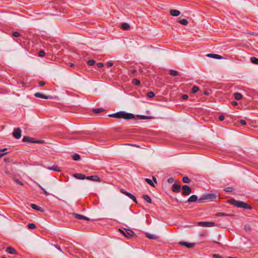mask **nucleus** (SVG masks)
<instances>
[{"instance_id":"nucleus-1","label":"nucleus","mask_w":258,"mask_h":258,"mask_svg":"<svg viewBox=\"0 0 258 258\" xmlns=\"http://www.w3.org/2000/svg\"><path fill=\"white\" fill-rule=\"evenodd\" d=\"M110 117L117 118H123L125 119H131L135 118L134 114L130 113H127L124 111H119L115 113L109 114Z\"/></svg>"},{"instance_id":"nucleus-2","label":"nucleus","mask_w":258,"mask_h":258,"mask_svg":"<svg viewBox=\"0 0 258 258\" xmlns=\"http://www.w3.org/2000/svg\"><path fill=\"white\" fill-rule=\"evenodd\" d=\"M228 203L237 208H241L249 210L252 209L251 206L248 205L247 203L242 201H236L234 199H231L229 200Z\"/></svg>"},{"instance_id":"nucleus-3","label":"nucleus","mask_w":258,"mask_h":258,"mask_svg":"<svg viewBox=\"0 0 258 258\" xmlns=\"http://www.w3.org/2000/svg\"><path fill=\"white\" fill-rule=\"evenodd\" d=\"M217 198V196L214 194H206L203 195L200 199V201L203 200H213Z\"/></svg>"},{"instance_id":"nucleus-4","label":"nucleus","mask_w":258,"mask_h":258,"mask_svg":"<svg viewBox=\"0 0 258 258\" xmlns=\"http://www.w3.org/2000/svg\"><path fill=\"white\" fill-rule=\"evenodd\" d=\"M120 232L126 237H132L135 235L134 232L131 230L124 229V230L119 229Z\"/></svg>"},{"instance_id":"nucleus-5","label":"nucleus","mask_w":258,"mask_h":258,"mask_svg":"<svg viewBox=\"0 0 258 258\" xmlns=\"http://www.w3.org/2000/svg\"><path fill=\"white\" fill-rule=\"evenodd\" d=\"M181 188L182 189V194L183 196H188L191 192V188L187 185H183Z\"/></svg>"},{"instance_id":"nucleus-6","label":"nucleus","mask_w":258,"mask_h":258,"mask_svg":"<svg viewBox=\"0 0 258 258\" xmlns=\"http://www.w3.org/2000/svg\"><path fill=\"white\" fill-rule=\"evenodd\" d=\"M21 133H22V131L20 128H15V130L13 133V135L16 139H19L21 137Z\"/></svg>"},{"instance_id":"nucleus-7","label":"nucleus","mask_w":258,"mask_h":258,"mask_svg":"<svg viewBox=\"0 0 258 258\" xmlns=\"http://www.w3.org/2000/svg\"><path fill=\"white\" fill-rule=\"evenodd\" d=\"M34 96L36 97L40 98H42V99H52L53 98L52 96H51L45 95H44L41 93H39V92L35 93L34 94Z\"/></svg>"},{"instance_id":"nucleus-8","label":"nucleus","mask_w":258,"mask_h":258,"mask_svg":"<svg viewBox=\"0 0 258 258\" xmlns=\"http://www.w3.org/2000/svg\"><path fill=\"white\" fill-rule=\"evenodd\" d=\"M199 225L202 227H212L215 225V223L209 222H200Z\"/></svg>"},{"instance_id":"nucleus-9","label":"nucleus","mask_w":258,"mask_h":258,"mask_svg":"<svg viewBox=\"0 0 258 258\" xmlns=\"http://www.w3.org/2000/svg\"><path fill=\"white\" fill-rule=\"evenodd\" d=\"M181 245L184 246L187 248H190L195 246V244L194 243H188L186 242L181 241L179 242Z\"/></svg>"},{"instance_id":"nucleus-10","label":"nucleus","mask_w":258,"mask_h":258,"mask_svg":"<svg viewBox=\"0 0 258 258\" xmlns=\"http://www.w3.org/2000/svg\"><path fill=\"white\" fill-rule=\"evenodd\" d=\"M181 187L180 185L174 183L172 185V191L174 192L178 193L181 191Z\"/></svg>"},{"instance_id":"nucleus-11","label":"nucleus","mask_w":258,"mask_h":258,"mask_svg":"<svg viewBox=\"0 0 258 258\" xmlns=\"http://www.w3.org/2000/svg\"><path fill=\"white\" fill-rule=\"evenodd\" d=\"M73 215L75 216V217L76 219H78L79 220L84 219L87 221H89V220H90L89 218L85 217L83 215L77 214V213H73Z\"/></svg>"},{"instance_id":"nucleus-12","label":"nucleus","mask_w":258,"mask_h":258,"mask_svg":"<svg viewBox=\"0 0 258 258\" xmlns=\"http://www.w3.org/2000/svg\"><path fill=\"white\" fill-rule=\"evenodd\" d=\"M86 179L94 181H100V178L97 175L86 176Z\"/></svg>"},{"instance_id":"nucleus-13","label":"nucleus","mask_w":258,"mask_h":258,"mask_svg":"<svg viewBox=\"0 0 258 258\" xmlns=\"http://www.w3.org/2000/svg\"><path fill=\"white\" fill-rule=\"evenodd\" d=\"M22 141L24 142L34 143L35 140L33 138H30L29 137L24 136L23 138Z\"/></svg>"},{"instance_id":"nucleus-14","label":"nucleus","mask_w":258,"mask_h":258,"mask_svg":"<svg viewBox=\"0 0 258 258\" xmlns=\"http://www.w3.org/2000/svg\"><path fill=\"white\" fill-rule=\"evenodd\" d=\"M170 14L174 17H176L180 14V12L177 10L171 9L170 10Z\"/></svg>"},{"instance_id":"nucleus-15","label":"nucleus","mask_w":258,"mask_h":258,"mask_svg":"<svg viewBox=\"0 0 258 258\" xmlns=\"http://www.w3.org/2000/svg\"><path fill=\"white\" fill-rule=\"evenodd\" d=\"M74 176L79 179H85L86 178V176L82 173H75Z\"/></svg>"},{"instance_id":"nucleus-16","label":"nucleus","mask_w":258,"mask_h":258,"mask_svg":"<svg viewBox=\"0 0 258 258\" xmlns=\"http://www.w3.org/2000/svg\"><path fill=\"white\" fill-rule=\"evenodd\" d=\"M8 253H11V254H16L17 251L16 250L13 248L12 247L9 246L8 247L6 250Z\"/></svg>"},{"instance_id":"nucleus-17","label":"nucleus","mask_w":258,"mask_h":258,"mask_svg":"<svg viewBox=\"0 0 258 258\" xmlns=\"http://www.w3.org/2000/svg\"><path fill=\"white\" fill-rule=\"evenodd\" d=\"M207 56L209 57H212L216 59H221L222 57V56H221L220 55L212 53H209L207 54Z\"/></svg>"},{"instance_id":"nucleus-18","label":"nucleus","mask_w":258,"mask_h":258,"mask_svg":"<svg viewBox=\"0 0 258 258\" xmlns=\"http://www.w3.org/2000/svg\"><path fill=\"white\" fill-rule=\"evenodd\" d=\"M198 200V197L196 195L191 196L187 200V202L189 203L195 202Z\"/></svg>"},{"instance_id":"nucleus-19","label":"nucleus","mask_w":258,"mask_h":258,"mask_svg":"<svg viewBox=\"0 0 258 258\" xmlns=\"http://www.w3.org/2000/svg\"><path fill=\"white\" fill-rule=\"evenodd\" d=\"M146 237L150 239H156L158 238V236L154 234H152L150 233H147L146 234Z\"/></svg>"},{"instance_id":"nucleus-20","label":"nucleus","mask_w":258,"mask_h":258,"mask_svg":"<svg viewBox=\"0 0 258 258\" xmlns=\"http://www.w3.org/2000/svg\"><path fill=\"white\" fill-rule=\"evenodd\" d=\"M121 28L124 30H127L130 28V26L127 23H124L121 25Z\"/></svg>"},{"instance_id":"nucleus-21","label":"nucleus","mask_w":258,"mask_h":258,"mask_svg":"<svg viewBox=\"0 0 258 258\" xmlns=\"http://www.w3.org/2000/svg\"><path fill=\"white\" fill-rule=\"evenodd\" d=\"M233 95L235 98L237 100H240L242 97V95L239 93H235Z\"/></svg>"},{"instance_id":"nucleus-22","label":"nucleus","mask_w":258,"mask_h":258,"mask_svg":"<svg viewBox=\"0 0 258 258\" xmlns=\"http://www.w3.org/2000/svg\"><path fill=\"white\" fill-rule=\"evenodd\" d=\"M169 74L172 76H176L178 75V72L175 70H170L169 72Z\"/></svg>"},{"instance_id":"nucleus-23","label":"nucleus","mask_w":258,"mask_h":258,"mask_svg":"<svg viewBox=\"0 0 258 258\" xmlns=\"http://www.w3.org/2000/svg\"><path fill=\"white\" fill-rule=\"evenodd\" d=\"M143 198L148 203H152V200L148 195H144Z\"/></svg>"},{"instance_id":"nucleus-24","label":"nucleus","mask_w":258,"mask_h":258,"mask_svg":"<svg viewBox=\"0 0 258 258\" xmlns=\"http://www.w3.org/2000/svg\"><path fill=\"white\" fill-rule=\"evenodd\" d=\"M234 190V189L232 187H226L224 189V191L226 192H231Z\"/></svg>"},{"instance_id":"nucleus-25","label":"nucleus","mask_w":258,"mask_h":258,"mask_svg":"<svg viewBox=\"0 0 258 258\" xmlns=\"http://www.w3.org/2000/svg\"><path fill=\"white\" fill-rule=\"evenodd\" d=\"M104 109L103 108H94L93 109V112L95 113H99L104 111Z\"/></svg>"},{"instance_id":"nucleus-26","label":"nucleus","mask_w":258,"mask_h":258,"mask_svg":"<svg viewBox=\"0 0 258 258\" xmlns=\"http://www.w3.org/2000/svg\"><path fill=\"white\" fill-rule=\"evenodd\" d=\"M31 207L32 209H35L38 211H41V207H40L34 204H31Z\"/></svg>"},{"instance_id":"nucleus-27","label":"nucleus","mask_w":258,"mask_h":258,"mask_svg":"<svg viewBox=\"0 0 258 258\" xmlns=\"http://www.w3.org/2000/svg\"><path fill=\"white\" fill-rule=\"evenodd\" d=\"M49 170H52L55 171H60L59 168L57 166H52L51 167H48Z\"/></svg>"},{"instance_id":"nucleus-28","label":"nucleus","mask_w":258,"mask_h":258,"mask_svg":"<svg viewBox=\"0 0 258 258\" xmlns=\"http://www.w3.org/2000/svg\"><path fill=\"white\" fill-rule=\"evenodd\" d=\"M72 158L74 160L78 161L80 159V156L78 154H74L72 156Z\"/></svg>"},{"instance_id":"nucleus-29","label":"nucleus","mask_w":258,"mask_h":258,"mask_svg":"<svg viewBox=\"0 0 258 258\" xmlns=\"http://www.w3.org/2000/svg\"><path fill=\"white\" fill-rule=\"evenodd\" d=\"M179 23L182 25L186 26L188 24V22L186 19H183L180 20L179 21Z\"/></svg>"},{"instance_id":"nucleus-30","label":"nucleus","mask_w":258,"mask_h":258,"mask_svg":"<svg viewBox=\"0 0 258 258\" xmlns=\"http://www.w3.org/2000/svg\"><path fill=\"white\" fill-rule=\"evenodd\" d=\"M250 61L254 64H258V58L255 57H251Z\"/></svg>"},{"instance_id":"nucleus-31","label":"nucleus","mask_w":258,"mask_h":258,"mask_svg":"<svg viewBox=\"0 0 258 258\" xmlns=\"http://www.w3.org/2000/svg\"><path fill=\"white\" fill-rule=\"evenodd\" d=\"M216 216L218 217H223V216H229L230 215L224 213H217L216 214Z\"/></svg>"},{"instance_id":"nucleus-32","label":"nucleus","mask_w":258,"mask_h":258,"mask_svg":"<svg viewBox=\"0 0 258 258\" xmlns=\"http://www.w3.org/2000/svg\"><path fill=\"white\" fill-rule=\"evenodd\" d=\"M199 90V88L197 86H194L192 88V89L191 90V92L192 93H197Z\"/></svg>"},{"instance_id":"nucleus-33","label":"nucleus","mask_w":258,"mask_h":258,"mask_svg":"<svg viewBox=\"0 0 258 258\" xmlns=\"http://www.w3.org/2000/svg\"><path fill=\"white\" fill-rule=\"evenodd\" d=\"M190 181V179L187 176H183L182 177V181L184 183H188Z\"/></svg>"},{"instance_id":"nucleus-34","label":"nucleus","mask_w":258,"mask_h":258,"mask_svg":"<svg viewBox=\"0 0 258 258\" xmlns=\"http://www.w3.org/2000/svg\"><path fill=\"white\" fill-rule=\"evenodd\" d=\"M145 180L150 185H151L153 187H154V184L153 182V181H152L151 179H149V178H145Z\"/></svg>"},{"instance_id":"nucleus-35","label":"nucleus","mask_w":258,"mask_h":258,"mask_svg":"<svg viewBox=\"0 0 258 258\" xmlns=\"http://www.w3.org/2000/svg\"><path fill=\"white\" fill-rule=\"evenodd\" d=\"M154 96H155V94H154V92H153L152 91L149 92L147 94V96L149 98H152L154 97Z\"/></svg>"},{"instance_id":"nucleus-36","label":"nucleus","mask_w":258,"mask_h":258,"mask_svg":"<svg viewBox=\"0 0 258 258\" xmlns=\"http://www.w3.org/2000/svg\"><path fill=\"white\" fill-rule=\"evenodd\" d=\"M132 83L134 85H137V86H138V85H140V84H141L140 81L139 80H137V79L133 80Z\"/></svg>"},{"instance_id":"nucleus-37","label":"nucleus","mask_w":258,"mask_h":258,"mask_svg":"<svg viewBox=\"0 0 258 258\" xmlns=\"http://www.w3.org/2000/svg\"><path fill=\"white\" fill-rule=\"evenodd\" d=\"M28 227L30 229H34L36 228V225L34 223H29L28 225Z\"/></svg>"},{"instance_id":"nucleus-38","label":"nucleus","mask_w":258,"mask_h":258,"mask_svg":"<svg viewBox=\"0 0 258 258\" xmlns=\"http://www.w3.org/2000/svg\"><path fill=\"white\" fill-rule=\"evenodd\" d=\"M95 63V61L93 59H91V60H89L87 62V63L89 65V66H93Z\"/></svg>"},{"instance_id":"nucleus-39","label":"nucleus","mask_w":258,"mask_h":258,"mask_svg":"<svg viewBox=\"0 0 258 258\" xmlns=\"http://www.w3.org/2000/svg\"><path fill=\"white\" fill-rule=\"evenodd\" d=\"M14 181L18 184L19 185H23V183L22 181H21L19 179H17L16 178H14Z\"/></svg>"},{"instance_id":"nucleus-40","label":"nucleus","mask_w":258,"mask_h":258,"mask_svg":"<svg viewBox=\"0 0 258 258\" xmlns=\"http://www.w3.org/2000/svg\"><path fill=\"white\" fill-rule=\"evenodd\" d=\"M138 117L141 119H147L149 118L148 116L145 115H138Z\"/></svg>"},{"instance_id":"nucleus-41","label":"nucleus","mask_w":258,"mask_h":258,"mask_svg":"<svg viewBox=\"0 0 258 258\" xmlns=\"http://www.w3.org/2000/svg\"><path fill=\"white\" fill-rule=\"evenodd\" d=\"M12 35L15 37H18L21 36V34L18 32H14L13 33Z\"/></svg>"},{"instance_id":"nucleus-42","label":"nucleus","mask_w":258,"mask_h":258,"mask_svg":"<svg viewBox=\"0 0 258 258\" xmlns=\"http://www.w3.org/2000/svg\"><path fill=\"white\" fill-rule=\"evenodd\" d=\"M38 55L40 57H43L45 55V52L43 50H40L38 52Z\"/></svg>"},{"instance_id":"nucleus-43","label":"nucleus","mask_w":258,"mask_h":258,"mask_svg":"<svg viewBox=\"0 0 258 258\" xmlns=\"http://www.w3.org/2000/svg\"><path fill=\"white\" fill-rule=\"evenodd\" d=\"M53 246H54L55 248H56L58 250H59L60 251L62 252L60 247L58 244H53L52 245Z\"/></svg>"},{"instance_id":"nucleus-44","label":"nucleus","mask_w":258,"mask_h":258,"mask_svg":"<svg viewBox=\"0 0 258 258\" xmlns=\"http://www.w3.org/2000/svg\"><path fill=\"white\" fill-rule=\"evenodd\" d=\"M39 187L41 188V189L42 191H43L45 195H47L49 194L48 192L46 190H45V189L43 187H42L41 185H39Z\"/></svg>"},{"instance_id":"nucleus-45","label":"nucleus","mask_w":258,"mask_h":258,"mask_svg":"<svg viewBox=\"0 0 258 258\" xmlns=\"http://www.w3.org/2000/svg\"><path fill=\"white\" fill-rule=\"evenodd\" d=\"M174 181V178L173 177H170L168 179L167 182L169 183H171Z\"/></svg>"},{"instance_id":"nucleus-46","label":"nucleus","mask_w":258,"mask_h":258,"mask_svg":"<svg viewBox=\"0 0 258 258\" xmlns=\"http://www.w3.org/2000/svg\"><path fill=\"white\" fill-rule=\"evenodd\" d=\"M44 142V141L43 140H35V142H34V143H37V144H42Z\"/></svg>"},{"instance_id":"nucleus-47","label":"nucleus","mask_w":258,"mask_h":258,"mask_svg":"<svg viewBox=\"0 0 258 258\" xmlns=\"http://www.w3.org/2000/svg\"><path fill=\"white\" fill-rule=\"evenodd\" d=\"M97 66L99 68H101L104 66V64L102 62H98L97 63Z\"/></svg>"},{"instance_id":"nucleus-48","label":"nucleus","mask_w":258,"mask_h":258,"mask_svg":"<svg viewBox=\"0 0 258 258\" xmlns=\"http://www.w3.org/2000/svg\"><path fill=\"white\" fill-rule=\"evenodd\" d=\"M38 84H39V86L41 87V86H44L45 84V83L44 81H39Z\"/></svg>"},{"instance_id":"nucleus-49","label":"nucleus","mask_w":258,"mask_h":258,"mask_svg":"<svg viewBox=\"0 0 258 258\" xmlns=\"http://www.w3.org/2000/svg\"><path fill=\"white\" fill-rule=\"evenodd\" d=\"M4 161L6 163H9L11 161V159L10 158H6L4 159Z\"/></svg>"},{"instance_id":"nucleus-50","label":"nucleus","mask_w":258,"mask_h":258,"mask_svg":"<svg viewBox=\"0 0 258 258\" xmlns=\"http://www.w3.org/2000/svg\"><path fill=\"white\" fill-rule=\"evenodd\" d=\"M121 192H122V194H124L125 195H126V196H127L128 195L129 193H130V192H127V191H125V190H124V189H121Z\"/></svg>"},{"instance_id":"nucleus-51","label":"nucleus","mask_w":258,"mask_h":258,"mask_svg":"<svg viewBox=\"0 0 258 258\" xmlns=\"http://www.w3.org/2000/svg\"><path fill=\"white\" fill-rule=\"evenodd\" d=\"M240 123L242 125H245L246 124V121L244 120H240Z\"/></svg>"},{"instance_id":"nucleus-52","label":"nucleus","mask_w":258,"mask_h":258,"mask_svg":"<svg viewBox=\"0 0 258 258\" xmlns=\"http://www.w3.org/2000/svg\"><path fill=\"white\" fill-rule=\"evenodd\" d=\"M188 95H186V94H183L182 95V99H183V100H185V99H187L188 98Z\"/></svg>"},{"instance_id":"nucleus-53","label":"nucleus","mask_w":258,"mask_h":258,"mask_svg":"<svg viewBox=\"0 0 258 258\" xmlns=\"http://www.w3.org/2000/svg\"><path fill=\"white\" fill-rule=\"evenodd\" d=\"M213 256L215 258H222L221 256L218 254H214Z\"/></svg>"},{"instance_id":"nucleus-54","label":"nucleus","mask_w":258,"mask_h":258,"mask_svg":"<svg viewBox=\"0 0 258 258\" xmlns=\"http://www.w3.org/2000/svg\"><path fill=\"white\" fill-rule=\"evenodd\" d=\"M107 66L108 67H112L113 66V63L111 61H108L107 62Z\"/></svg>"},{"instance_id":"nucleus-55","label":"nucleus","mask_w":258,"mask_h":258,"mask_svg":"<svg viewBox=\"0 0 258 258\" xmlns=\"http://www.w3.org/2000/svg\"><path fill=\"white\" fill-rule=\"evenodd\" d=\"M131 199H132L134 202H135L136 203H137V201L136 200V197L133 196H132L131 198Z\"/></svg>"},{"instance_id":"nucleus-56","label":"nucleus","mask_w":258,"mask_h":258,"mask_svg":"<svg viewBox=\"0 0 258 258\" xmlns=\"http://www.w3.org/2000/svg\"><path fill=\"white\" fill-rule=\"evenodd\" d=\"M231 104L233 106H236L238 104L237 102L235 101H233L231 102Z\"/></svg>"},{"instance_id":"nucleus-57","label":"nucleus","mask_w":258,"mask_h":258,"mask_svg":"<svg viewBox=\"0 0 258 258\" xmlns=\"http://www.w3.org/2000/svg\"><path fill=\"white\" fill-rule=\"evenodd\" d=\"M225 118V117L224 115H220L219 117V119L220 120H223Z\"/></svg>"},{"instance_id":"nucleus-58","label":"nucleus","mask_w":258,"mask_h":258,"mask_svg":"<svg viewBox=\"0 0 258 258\" xmlns=\"http://www.w3.org/2000/svg\"><path fill=\"white\" fill-rule=\"evenodd\" d=\"M131 73H132V74L134 75V74H135L136 73L137 71H136V70H131Z\"/></svg>"},{"instance_id":"nucleus-59","label":"nucleus","mask_w":258,"mask_h":258,"mask_svg":"<svg viewBox=\"0 0 258 258\" xmlns=\"http://www.w3.org/2000/svg\"><path fill=\"white\" fill-rule=\"evenodd\" d=\"M7 154V153L0 154V159Z\"/></svg>"},{"instance_id":"nucleus-60","label":"nucleus","mask_w":258,"mask_h":258,"mask_svg":"<svg viewBox=\"0 0 258 258\" xmlns=\"http://www.w3.org/2000/svg\"><path fill=\"white\" fill-rule=\"evenodd\" d=\"M6 150H7V148H4V149H0V152H4V151H6Z\"/></svg>"},{"instance_id":"nucleus-61","label":"nucleus","mask_w":258,"mask_h":258,"mask_svg":"<svg viewBox=\"0 0 258 258\" xmlns=\"http://www.w3.org/2000/svg\"><path fill=\"white\" fill-rule=\"evenodd\" d=\"M134 196L133 195L131 194V193H129V194H128V195L127 196V197L131 199V198L132 196Z\"/></svg>"},{"instance_id":"nucleus-62","label":"nucleus","mask_w":258,"mask_h":258,"mask_svg":"<svg viewBox=\"0 0 258 258\" xmlns=\"http://www.w3.org/2000/svg\"><path fill=\"white\" fill-rule=\"evenodd\" d=\"M209 92H208V91H207V90L204 91V94H205V95H208V94H209Z\"/></svg>"},{"instance_id":"nucleus-63","label":"nucleus","mask_w":258,"mask_h":258,"mask_svg":"<svg viewBox=\"0 0 258 258\" xmlns=\"http://www.w3.org/2000/svg\"><path fill=\"white\" fill-rule=\"evenodd\" d=\"M153 180L154 182H157V179L155 177H153Z\"/></svg>"},{"instance_id":"nucleus-64","label":"nucleus","mask_w":258,"mask_h":258,"mask_svg":"<svg viewBox=\"0 0 258 258\" xmlns=\"http://www.w3.org/2000/svg\"><path fill=\"white\" fill-rule=\"evenodd\" d=\"M213 242L214 243H219L218 242H217V241H213Z\"/></svg>"}]
</instances>
